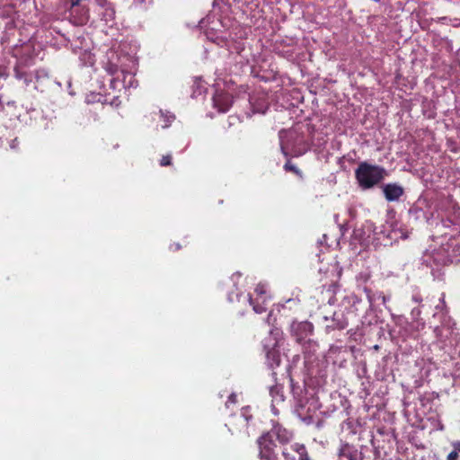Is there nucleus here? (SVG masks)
<instances>
[{
	"label": "nucleus",
	"mask_w": 460,
	"mask_h": 460,
	"mask_svg": "<svg viewBox=\"0 0 460 460\" xmlns=\"http://www.w3.org/2000/svg\"><path fill=\"white\" fill-rule=\"evenodd\" d=\"M235 397H236V395L234 394H230V396L228 397L227 402H226V407H229L230 403H234L235 402Z\"/></svg>",
	"instance_id": "393cba45"
},
{
	"label": "nucleus",
	"mask_w": 460,
	"mask_h": 460,
	"mask_svg": "<svg viewBox=\"0 0 460 460\" xmlns=\"http://www.w3.org/2000/svg\"><path fill=\"white\" fill-rule=\"evenodd\" d=\"M35 80V84L40 83V81L48 78L49 75L45 69H39L34 72H31ZM34 89H38V85L34 84Z\"/></svg>",
	"instance_id": "6ab92c4d"
},
{
	"label": "nucleus",
	"mask_w": 460,
	"mask_h": 460,
	"mask_svg": "<svg viewBox=\"0 0 460 460\" xmlns=\"http://www.w3.org/2000/svg\"><path fill=\"white\" fill-rule=\"evenodd\" d=\"M280 146H281L282 153H283L285 155H288V153L286 152L285 146H284V145H283V143H282V142H281V144H280Z\"/></svg>",
	"instance_id": "7c9ffc66"
},
{
	"label": "nucleus",
	"mask_w": 460,
	"mask_h": 460,
	"mask_svg": "<svg viewBox=\"0 0 460 460\" xmlns=\"http://www.w3.org/2000/svg\"><path fill=\"white\" fill-rule=\"evenodd\" d=\"M383 192L388 201H395L403 194V189L398 184H386L383 188Z\"/></svg>",
	"instance_id": "9b49d317"
},
{
	"label": "nucleus",
	"mask_w": 460,
	"mask_h": 460,
	"mask_svg": "<svg viewBox=\"0 0 460 460\" xmlns=\"http://www.w3.org/2000/svg\"><path fill=\"white\" fill-rule=\"evenodd\" d=\"M355 176L359 187L363 190H368L384 180L385 170L381 166L362 162L356 169Z\"/></svg>",
	"instance_id": "20e7f679"
},
{
	"label": "nucleus",
	"mask_w": 460,
	"mask_h": 460,
	"mask_svg": "<svg viewBox=\"0 0 460 460\" xmlns=\"http://www.w3.org/2000/svg\"><path fill=\"white\" fill-rule=\"evenodd\" d=\"M281 335V331L278 328H274L270 331L269 336L263 341L266 357L271 366L279 364V356L276 348L279 346Z\"/></svg>",
	"instance_id": "423d86ee"
},
{
	"label": "nucleus",
	"mask_w": 460,
	"mask_h": 460,
	"mask_svg": "<svg viewBox=\"0 0 460 460\" xmlns=\"http://www.w3.org/2000/svg\"><path fill=\"white\" fill-rule=\"evenodd\" d=\"M248 412L249 408H243L242 410L241 418H243L245 422H248L251 418V415H249Z\"/></svg>",
	"instance_id": "412c9836"
},
{
	"label": "nucleus",
	"mask_w": 460,
	"mask_h": 460,
	"mask_svg": "<svg viewBox=\"0 0 460 460\" xmlns=\"http://www.w3.org/2000/svg\"><path fill=\"white\" fill-rule=\"evenodd\" d=\"M119 63L118 65L109 62L104 66L107 73L112 76L111 87L114 90L136 88L137 86L135 78L137 65L136 58L134 56L119 57Z\"/></svg>",
	"instance_id": "f03ea898"
},
{
	"label": "nucleus",
	"mask_w": 460,
	"mask_h": 460,
	"mask_svg": "<svg viewBox=\"0 0 460 460\" xmlns=\"http://www.w3.org/2000/svg\"><path fill=\"white\" fill-rule=\"evenodd\" d=\"M258 4L253 0H214L213 9L199 22V28L210 42L220 48H226L233 56L234 62L241 66H250L252 68L259 65L260 57L246 47L243 38L247 29L229 14L239 10L242 15L252 20L257 17Z\"/></svg>",
	"instance_id": "f257e3e1"
},
{
	"label": "nucleus",
	"mask_w": 460,
	"mask_h": 460,
	"mask_svg": "<svg viewBox=\"0 0 460 460\" xmlns=\"http://www.w3.org/2000/svg\"><path fill=\"white\" fill-rule=\"evenodd\" d=\"M179 249H180V244H179V243H176V244L174 245V250H179Z\"/></svg>",
	"instance_id": "2f4dec72"
},
{
	"label": "nucleus",
	"mask_w": 460,
	"mask_h": 460,
	"mask_svg": "<svg viewBox=\"0 0 460 460\" xmlns=\"http://www.w3.org/2000/svg\"><path fill=\"white\" fill-rule=\"evenodd\" d=\"M310 460V459H309Z\"/></svg>",
	"instance_id": "c9c22d12"
},
{
	"label": "nucleus",
	"mask_w": 460,
	"mask_h": 460,
	"mask_svg": "<svg viewBox=\"0 0 460 460\" xmlns=\"http://www.w3.org/2000/svg\"><path fill=\"white\" fill-rule=\"evenodd\" d=\"M2 108H3V105H2V103L0 102V111L2 110Z\"/></svg>",
	"instance_id": "f704fd0d"
},
{
	"label": "nucleus",
	"mask_w": 460,
	"mask_h": 460,
	"mask_svg": "<svg viewBox=\"0 0 460 460\" xmlns=\"http://www.w3.org/2000/svg\"><path fill=\"white\" fill-rule=\"evenodd\" d=\"M251 105L252 107V112L253 113H261L264 114L266 111L268 110V104L265 102H259L258 104H255L253 102V99L250 101Z\"/></svg>",
	"instance_id": "aec40b11"
},
{
	"label": "nucleus",
	"mask_w": 460,
	"mask_h": 460,
	"mask_svg": "<svg viewBox=\"0 0 460 460\" xmlns=\"http://www.w3.org/2000/svg\"><path fill=\"white\" fill-rule=\"evenodd\" d=\"M292 335L296 338L298 343L303 344L305 352L311 353L315 351L317 344L310 339L313 333V324L307 321L293 322L291 324Z\"/></svg>",
	"instance_id": "39448f33"
},
{
	"label": "nucleus",
	"mask_w": 460,
	"mask_h": 460,
	"mask_svg": "<svg viewBox=\"0 0 460 460\" xmlns=\"http://www.w3.org/2000/svg\"><path fill=\"white\" fill-rule=\"evenodd\" d=\"M284 168L287 170V171H293L295 172H298V170L296 169V167L293 164H291L290 163H287L285 165H284Z\"/></svg>",
	"instance_id": "b1692460"
},
{
	"label": "nucleus",
	"mask_w": 460,
	"mask_h": 460,
	"mask_svg": "<svg viewBox=\"0 0 460 460\" xmlns=\"http://www.w3.org/2000/svg\"><path fill=\"white\" fill-rule=\"evenodd\" d=\"M240 278H241V274H239V273H235V274H234V275L232 276V281H233L234 283H235L236 279H240Z\"/></svg>",
	"instance_id": "c85d7f7f"
},
{
	"label": "nucleus",
	"mask_w": 460,
	"mask_h": 460,
	"mask_svg": "<svg viewBox=\"0 0 460 460\" xmlns=\"http://www.w3.org/2000/svg\"><path fill=\"white\" fill-rule=\"evenodd\" d=\"M86 100H87V102H93V100L90 99V97H89V96L87 97V99H86Z\"/></svg>",
	"instance_id": "473e14b6"
},
{
	"label": "nucleus",
	"mask_w": 460,
	"mask_h": 460,
	"mask_svg": "<svg viewBox=\"0 0 460 460\" xmlns=\"http://www.w3.org/2000/svg\"><path fill=\"white\" fill-rule=\"evenodd\" d=\"M296 414L297 417L306 425L314 423L315 411H311L310 407L305 409V405H299L296 409Z\"/></svg>",
	"instance_id": "ddd939ff"
},
{
	"label": "nucleus",
	"mask_w": 460,
	"mask_h": 460,
	"mask_svg": "<svg viewBox=\"0 0 460 460\" xmlns=\"http://www.w3.org/2000/svg\"><path fill=\"white\" fill-rule=\"evenodd\" d=\"M281 390L282 388L279 385H274L270 388V394L272 398L271 410L274 414H278L276 404H279L284 401V396Z\"/></svg>",
	"instance_id": "dca6fc26"
},
{
	"label": "nucleus",
	"mask_w": 460,
	"mask_h": 460,
	"mask_svg": "<svg viewBox=\"0 0 460 460\" xmlns=\"http://www.w3.org/2000/svg\"><path fill=\"white\" fill-rule=\"evenodd\" d=\"M348 325L347 321L344 319L343 315L341 314L334 313L332 317V323L326 325V330L329 331L330 329H344Z\"/></svg>",
	"instance_id": "a211bd4d"
},
{
	"label": "nucleus",
	"mask_w": 460,
	"mask_h": 460,
	"mask_svg": "<svg viewBox=\"0 0 460 460\" xmlns=\"http://www.w3.org/2000/svg\"><path fill=\"white\" fill-rule=\"evenodd\" d=\"M171 164V155H164L160 161L162 166H167Z\"/></svg>",
	"instance_id": "4be33fe9"
},
{
	"label": "nucleus",
	"mask_w": 460,
	"mask_h": 460,
	"mask_svg": "<svg viewBox=\"0 0 460 460\" xmlns=\"http://www.w3.org/2000/svg\"><path fill=\"white\" fill-rule=\"evenodd\" d=\"M138 3H143L145 0H137Z\"/></svg>",
	"instance_id": "72a5a7b5"
},
{
	"label": "nucleus",
	"mask_w": 460,
	"mask_h": 460,
	"mask_svg": "<svg viewBox=\"0 0 460 460\" xmlns=\"http://www.w3.org/2000/svg\"><path fill=\"white\" fill-rule=\"evenodd\" d=\"M361 426L356 420H348L342 423L341 431L348 436H354L360 432Z\"/></svg>",
	"instance_id": "2eb2a0df"
},
{
	"label": "nucleus",
	"mask_w": 460,
	"mask_h": 460,
	"mask_svg": "<svg viewBox=\"0 0 460 460\" xmlns=\"http://www.w3.org/2000/svg\"><path fill=\"white\" fill-rule=\"evenodd\" d=\"M282 455L285 460H309L305 447L298 443L284 447Z\"/></svg>",
	"instance_id": "6e6552de"
},
{
	"label": "nucleus",
	"mask_w": 460,
	"mask_h": 460,
	"mask_svg": "<svg viewBox=\"0 0 460 460\" xmlns=\"http://www.w3.org/2000/svg\"><path fill=\"white\" fill-rule=\"evenodd\" d=\"M267 291V285L259 283L255 288L256 297L253 299L250 295L247 296V300L256 314H261L266 310L265 305L270 298Z\"/></svg>",
	"instance_id": "0eeeda50"
},
{
	"label": "nucleus",
	"mask_w": 460,
	"mask_h": 460,
	"mask_svg": "<svg viewBox=\"0 0 460 460\" xmlns=\"http://www.w3.org/2000/svg\"><path fill=\"white\" fill-rule=\"evenodd\" d=\"M452 446L456 450L460 451V440L453 442Z\"/></svg>",
	"instance_id": "bb28decb"
},
{
	"label": "nucleus",
	"mask_w": 460,
	"mask_h": 460,
	"mask_svg": "<svg viewBox=\"0 0 460 460\" xmlns=\"http://www.w3.org/2000/svg\"><path fill=\"white\" fill-rule=\"evenodd\" d=\"M98 5L99 14L102 16V20L108 22L114 18L115 12L106 0H98Z\"/></svg>",
	"instance_id": "f8f14e48"
},
{
	"label": "nucleus",
	"mask_w": 460,
	"mask_h": 460,
	"mask_svg": "<svg viewBox=\"0 0 460 460\" xmlns=\"http://www.w3.org/2000/svg\"><path fill=\"white\" fill-rule=\"evenodd\" d=\"M292 438V433L282 426L273 425L270 431L263 434L258 439L260 457L261 460H275L278 455L276 438L280 444L288 443Z\"/></svg>",
	"instance_id": "7ed1b4c3"
},
{
	"label": "nucleus",
	"mask_w": 460,
	"mask_h": 460,
	"mask_svg": "<svg viewBox=\"0 0 460 460\" xmlns=\"http://www.w3.org/2000/svg\"><path fill=\"white\" fill-rule=\"evenodd\" d=\"M14 75L15 78L19 81H22L24 85L30 86L31 83L34 82V77L31 72L28 73L26 71L22 70L19 66L14 68Z\"/></svg>",
	"instance_id": "f3484780"
},
{
	"label": "nucleus",
	"mask_w": 460,
	"mask_h": 460,
	"mask_svg": "<svg viewBox=\"0 0 460 460\" xmlns=\"http://www.w3.org/2000/svg\"><path fill=\"white\" fill-rule=\"evenodd\" d=\"M339 460H363V447H356L349 443L341 444L338 451Z\"/></svg>",
	"instance_id": "1a4fd4ad"
},
{
	"label": "nucleus",
	"mask_w": 460,
	"mask_h": 460,
	"mask_svg": "<svg viewBox=\"0 0 460 460\" xmlns=\"http://www.w3.org/2000/svg\"><path fill=\"white\" fill-rule=\"evenodd\" d=\"M456 456H457V455H456V452H451V453L448 455L447 458H448V460H455V459L456 458Z\"/></svg>",
	"instance_id": "cd10ccee"
},
{
	"label": "nucleus",
	"mask_w": 460,
	"mask_h": 460,
	"mask_svg": "<svg viewBox=\"0 0 460 460\" xmlns=\"http://www.w3.org/2000/svg\"><path fill=\"white\" fill-rule=\"evenodd\" d=\"M233 103L232 95L229 93L217 91L213 96L214 108L219 112H226Z\"/></svg>",
	"instance_id": "9d476101"
},
{
	"label": "nucleus",
	"mask_w": 460,
	"mask_h": 460,
	"mask_svg": "<svg viewBox=\"0 0 460 460\" xmlns=\"http://www.w3.org/2000/svg\"><path fill=\"white\" fill-rule=\"evenodd\" d=\"M420 309H418V308H415V309H413V310L411 311V315H412V317H417V316H419V315H420Z\"/></svg>",
	"instance_id": "a878e982"
},
{
	"label": "nucleus",
	"mask_w": 460,
	"mask_h": 460,
	"mask_svg": "<svg viewBox=\"0 0 460 460\" xmlns=\"http://www.w3.org/2000/svg\"><path fill=\"white\" fill-rule=\"evenodd\" d=\"M240 301V293L237 292L234 296L233 293H229L228 294V301L229 302H234V301Z\"/></svg>",
	"instance_id": "5701e85b"
},
{
	"label": "nucleus",
	"mask_w": 460,
	"mask_h": 460,
	"mask_svg": "<svg viewBox=\"0 0 460 460\" xmlns=\"http://www.w3.org/2000/svg\"><path fill=\"white\" fill-rule=\"evenodd\" d=\"M16 146H17V140H16V139H13V140L12 141V143L10 144V147H11V148H13V149H14V148L16 147Z\"/></svg>",
	"instance_id": "c756f323"
},
{
	"label": "nucleus",
	"mask_w": 460,
	"mask_h": 460,
	"mask_svg": "<svg viewBox=\"0 0 460 460\" xmlns=\"http://www.w3.org/2000/svg\"><path fill=\"white\" fill-rule=\"evenodd\" d=\"M154 119L158 121L162 128H167L174 121L175 117L171 112L159 111L154 114Z\"/></svg>",
	"instance_id": "4468645a"
}]
</instances>
